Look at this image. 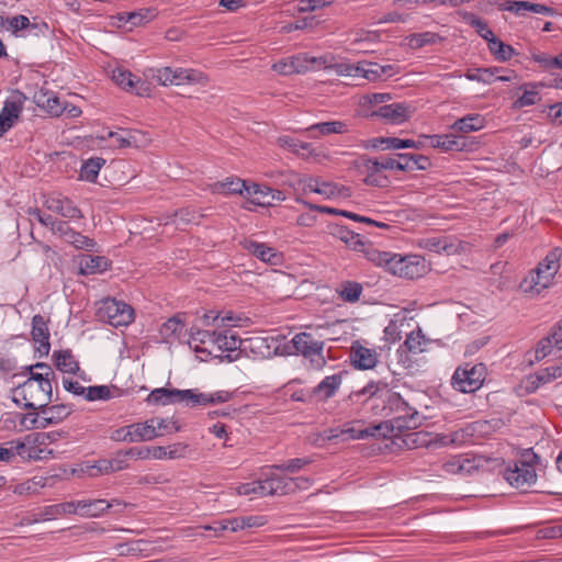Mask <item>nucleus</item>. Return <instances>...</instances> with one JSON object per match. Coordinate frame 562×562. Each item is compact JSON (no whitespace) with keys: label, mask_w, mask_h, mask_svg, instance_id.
Instances as JSON below:
<instances>
[{"label":"nucleus","mask_w":562,"mask_h":562,"mask_svg":"<svg viewBox=\"0 0 562 562\" xmlns=\"http://www.w3.org/2000/svg\"><path fill=\"white\" fill-rule=\"evenodd\" d=\"M193 395V389L177 390L159 387L153 390L146 398L149 405H170L175 403L186 402L191 406V397Z\"/></svg>","instance_id":"obj_11"},{"label":"nucleus","mask_w":562,"mask_h":562,"mask_svg":"<svg viewBox=\"0 0 562 562\" xmlns=\"http://www.w3.org/2000/svg\"><path fill=\"white\" fill-rule=\"evenodd\" d=\"M63 240L74 246L76 249L93 250L97 246L94 239L89 238L72 228Z\"/></svg>","instance_id":"obj_48"},{"label":"nucleus","mask_w":562,"mask_h":562,"mask_svg":"<svg viewBox=\"0 0 562 562\" xmlns=\"http://www.w3.org/2000/svg\"><path fill=\"white\" fill-rule=\"evenodd\" d=\"M246 181L240 178H226L224 181H217L212 186V191L222 194H244Z\"/></svg>","instance_id":"obj_38"},{"label":"nucleus","mask_w":562,"mask_h":562,"mask_svg":"<svg viewBox=\"0 0 562 562\" xmlns=\"http://www.w3.org/2000/svg\"><path fill=\"white\" fill-rule=\"evenodd\" d=\"M112 390L108 385H93L86 387L83 398L89 402L108 401L112 398Z\"/></svg>","instance_id":"obj_55"},{"label":"nucleus","mask_w":562,"mask_h":562,"mask_svg":"<svg viewBox=\"0 0 562 562\" xmlns=\"http://www.w3.org/2000/svg\"><path fill=\"white\" fill-rule=\"evenodd\" d=\"M291 63L295 74H304L317 68H327V56L314 57L308 54L301 53L291 56Z\"/></svg>","instance_id":"obj_25"},{"label":"nucleus","mask_w":562,"mask_h":562,"mask_svg":"<svg viewBox=\"0 0 562 562\" xmlns=\"http://www.w3.org/2000/svg\"><path fill=\"white\" fill-rule=\"evenodd\" d=\"M538 456L531 450H526L513 464H508L504 472V479L514 487L527 491L537 481L536 463Z\"/></svg>","instance_id":"obj_3"},{"label":"nucleus","mask_w":562,"mask_h":562,"mask_svg":"<svg viewBox=\"0 0 562 562\" xmlns=\"http://www.w3.org/2000/svg\"><path fill=\"white\" fill-rule=\"evenodd\" d=\"M531 59L536 61L539 67H541L544 71L552 72V69H562V54H559L554 57L546 53H532Z\"/></svg>","instance_id":"obj_49"},{"label":"nucleus","mask_w":562,"mask_h":562,"mask_svg":"<svg viewBox=\"0 0 562 562\" xmlns=\"http://www.w3.org/2000/svg\"><path fill=\"white\" fill-rule=\"evenodd\" d=\"M45 206L68 220H82L83 214L80 209L67 196L64 195H50L45 200Z\"/></svg>","instance_id":"obj_15"},{"label":"nucleus","mask_w":562,"mask_h":562,"mask_svg":"<svg viewBox=\"0 0 562 562\" xmlns=\"http://www.w3.org/2000/svg\"><path fill=\"white\" fill-rule=\"evenodd\" d=\"M562 250H551L519 283V289L531 297L538 296L543 290L554 283L561 268Z\"/></svg>","instance_id":"obj_2"},{"label":"nucleus","mask_w":562,"mask_h":562,"mask_svg":"<svg viewBox=\"0 0 562 562\" xmlns=\"http://www.w3.org/2000/svg\"><path fill=\"white\" fill-rule=\"evenodd\" d=\"M183 327L184 324L182 323L180 317L172 316L161 325L159 334L165 340L179 338L183 330Z\"/></svg>","instance_id":"obj_46"},{"label":"nucleus","mask_w":562,"mask_h":562,"mask_svg":"<svg viewBox=\"0 0 562 562\" xmlns=\"http://www.w3.org/2000/svg\"><path fill=\"white\" fill-rule=\"evenodd\" d=\"M75 512L74 501L49 505L42 510L41 520H50L64 515H75Z\"/></svg>","instance_id":"obj_42"},{"label":"nucleus","mask_w":562,"mask_h":562,"mask_svg":"<svg viewBox=\"0 0 562 562\" xmlns=\"http://www.w3.org/2000/svg\"><path fill=\"white\" fill-rule=\"evenodd\" d=\"M370 115L381 117L386 123L398 125L409 120L412 111L405 103L394 102L379 106Z\"/></svg>","instance_id":"obj_14"},{"label":"nucleus","mask_w":562,"mask_h":562,"mask_svg":"<svg viewBox=\"0 0 562 562\" xmlns=\"http://www.w3.org/2000/svg\"><path fill=\"white\" fill-rule=\"evenodd\" d=\"M467 22L486 42H490L495 36L494 32L490 29L487 23L477 15L469 14L467 18Z\"/></svg>","instance_id":"obj_56"},{"label":"nucleus","mask_w":562,"mask_h":562,"mask_svg":"<svg viewBox=\"0 0 562 562\" xmlns=\"http://www.w3.org/2000/svg\"><path fill=\"white\" fill-rule=\"evenodd\" d=\"M243 247L249 254L267 263L277 265L281 259V255L273 247H270L265 243L245 240L243 243Z\"/></svg>","instance_id":"obj_23"},{"label":"nucleus","mask_w":562,"mask_h":562,"mask_svg":"<svg viewBox=\"0 0 562 562\" xmlns=\"http://www.w3.org/2000/svg\"><path fill=\"white\" fill-rule=\"evenodd\" d=\"M495 70L492 68H477L465 74L467 79L483 83H492L495 79Z\"/></svg>","instance_id":"obj_60"},{"label":"nucleus","mask_w":562,"mask_h":562,"mask_svg":"<svg viewBox=\"0 0 562 562\" xmlns=\"http://www.w3.org/2000/svg\"><path fill=\"white\" fill-rule=\"evenodd\" d=\"M312 462H313V460L307 457L295 458V459L288 460L281 464H276V465H273V468L279 471H283V472L296 473L300 470H302L304 467L311 464Z\"/></svg>","instance_id":"obj_59"},{"label":"nucleus","mask_w":562,"mask_h":562,"mask_svg":"<svg viewBox=\"0 0 562 562\" xmlns=\"http://www.w3.org/2000/svg\"><path fill=\"white\" fill-rule=\"evenodd\" d=\"M285 488V479L278 475L257 481V495L259 496L284 494Z\"/></svg>","instance_id":"obj_33"},{"label":"nucleus","mask_w":562,"mask_h":562,"mask_svg":"<svg viewBox=\"0 0 562 562\" xmlns=\"http://www.w3.org/2000/svg\"><path fill=\"white\" fill-rule=\"evenodd\" d=\"M53 387L49 381L42 384L23 382L12 390V400L27 409H41L52 402Z\"/></svg>","instance_id":"obj_4"},{"label":"nucleus","mask_w":562,"mask_h":562,"mask_svg":"<svg viewBox=\"0 0 562 562\" xmlns=\"http://www.w3.org/2000/svg\"><path fill=\"white\" fill-rule=\"evenodd\" d=\"M317 194L324 195L327 199L336 196L347 198L350 196V189L345 186H339L333 182L322 181L317 189Z\"/></svg>","instance_id":"obj_50"},{"label":"nucleus","mask_w":562,"mask_h":562,"mask_svg":"<svg viewBox=\"0 0 562 562\" xmlns=\"http://www.w3.org/2000/svg\"><path fill=\"white\" fill-rule=\"evenodd\" d=\"M112 79L119 87L138 97H148L150 93L149 83L127 69L121 67L113 69Z\"/></svg>","instance_id":"obj_10"},{"label":"nucleus","mask_w":562,"mask_h":562,"mask_svg":"<svg viewBox=\"0 0 562 562\" xmlns=\"http://www.w3.org/2000/svg\"><path fill=\"white\" fill-rule=\"evenodd\" d=\"M71 407L65 404L45 406L41 408V425L38 427H46L52 424H58L67 418L71 413Z\"/></svg>","instance_id":"obj_31"},{"label":"nucleus","mask_w":562,"mask_h":562,"mask_svg":"<svg viewBox=\"0 0 562 562\" xmlns=\"http://www.w3.org/2000/svg\"><path fill=\"white\" fill-rule=\"evenodd\" d=\"M291 344L295 349L296 355H301L308 359L311 367L316 370H322L326 366V358L324 356V341L316 339L310 331H301L293 336Z\"/></svg>","instance_id":"obj_6"},{"label":"nucleus","mask_w":562,"mask_h":562,"mask_svg":"<svg viewBox=\"0 0 562 562\" xmlns=\"http://www.w3.org/2000/svg\"><path fill=\"white\" fill-rule=\"evenodd\" d=\"M243 317L235 315L233 312L220 313L218 330L222 328H231L241 326Z\"/></svg>","instance_id":"obj_62"},{"label":"nucleus","mask_w":562,"mask_h":562,"mask_svg":"<svg viewBox=\"0 0 562 562\" xmlns=\"http://www.w3.org/2000/svg\"><path fill=\"white\" fill-rule=\"evenodd\" d=\"M385 386L386 383L370 381L362 389L352 391L349 395V400L352 403H364Z\"/></svg>","instance_id":"obj_44"},{"label":"nucleus","mask_w":562,"mask_h":562,"mask_svg":"<svg viewBox=\"0 0 562 562\" xmlns=\"http://www.w3.org/2000/svg\"><path fill=\"white\" fill-rule=\"evenodd\" d=\"M79 273L82 276L99 274L109 270L111 260L105 256L81 255L78 258Z\"/></svg>","instance_id":"obj_21"},{"label":"nucleus","mask_w":562,"mask_h":562,"mask_svg":"<svg viewBox=\"0 0 562 562\" xmlns=\"http://www.w3.org/2000/svg\"><path fill=\"white\" fill-rule=\"evenodd\" d=\"M502 10L512 12L518 16L526 15L530 11L529 1H505L502 3Z\"/></svg>","instance_id":"obj_61"},{"label":"nucleus","mask_w":562,"mask_h":562,"mask_svg":"<svg viewBox=\"0 0 562 562\" xmlns=\"http://www.w3.org/2000/svg\"><path fill=\"white\" fill-rule=\"evenodd\" d=\"M386 406L393 417L376 426L381 429L383 437H395L404 430L415 429L422 425V415L396 392H392L386 397Z\"/></svg>","instance_id":"obj_1"},{"label":"nucleus","mask_w":562,"mask_h":562,"mask_svg":"<svg viewBox=\"0 0 562 562\" xmlns=\"http://www.w3.org/2000/svg\"><path fill=\"white\" fill-rule=\"evenodd\" d=\"M487 46L490 52L498 61L509 60L515 53L514 48L510 45L505 44L496 36H494L490 42H487Z\"/></svg>","instance_id":"obj_47"},{"label":"nucleus","mask_w":562,"mask_h":562,"mask_svg":"<svg viewBox=\"0 0 562 562\" xmlns=\"http://www.w3.org/2000/svg\"><path fill=\"white\" fill-rule=\"evenodd\" d=\"M363 291L361 283L357 281H344L337 289L338 296L347 303H356L359 301Z\"/></svg>","instance_id":"obj_41"},{"label":"nucleus","mask_w":562,"mask_h":562,"mask_svg":"<svg viewBox=\"0 0 562 562\" xmlns=\"http://www.w3.org/2000/svg\"><path fill=\"white\" fill-rule=\"evenodd\" d=\"M24 100L25 95L23 93L15 92L4 101L3 108L0 111V137L3 136L19 119L23 110Z\"/></svg>","instance_id":"obj_12"},{"label":"nucleus","mask_w":562,"mask_h":562,"mask_svg":"<svg viewBox=\"0 0 562 562\" xmlns=\"http://www.w3.org/2000/svg\"><path fill=\"white\" fill-rule=\"evenodd\" d=\"M76 512L75 515H79L81 517H100L108 509L113 506H125L124 503L119 499L106 501L102 498L98 499H79L74 501Z\"/></svg>","instance_id":"obj_13"},{"label":"nucleus","mask_w":562,"mask_h":562,"mask_svg":"<svg viewBox=\"0 0 562 562\" xmlns=\"http://www.w3.org/2000/svg\"><path fill=\"white\" fill-rule=\"evenodd\" d=\"M132 442L149 441L157 437L153 422L134 423L130 425Z\"/></svg>","instance_id":"obj_39"},{"label":"nucleus","mask_w":562,"mask_h":562,"mask_svg":"<svg viewBox=\"0 0 562 562\" xmlns=\"http://www.w3.org/2000/svg\"><path fill=\"white\" fill-rule=\"evenodd\" d=\"M278 144L280 147L302 156L311 155L314 151L312 144L301 142L291 136H280L278 138Z\"/></svg>","instance_id":"obj_43"},{"label":"nucleus","mask_w":562,"mask_h":562,"mask_svg":"<svg viewBox=\"0 0 562 562\" xmlns=\"http://www.w3.org/2000/svg\"><path fill=\"white\" fill-rule=\"evenodd\" d=\"M55 367L63 373L78 374L83 378L85 372L80 370L79 362L76 360L70 349L57 350L53 353Z\"/></svg>","instance_id":"obj_24"},{"label":"nucleus","mask_w":562,"mask_h":562,"mask_svg":"<svg viewBox=\"0 0 562 562\" xmlns=\"http://www.w3.org/2000/svg\"><path fill=\"white\" fill-rule=\"evenodd\" d=\"M442 469L449 474L467 475L476 470L477 464L474 459H470L467 456H454L442 464Z\"/></svg>","instance_id":"obj_28"},{"label":"nucleus","mask_w":562,"mask_h":562,"mask_svg":"<svg viewBox=\"0 0 562 562\" xmlns=\"http://www.w3.org/2000/svg\"><path fill=\"white\" fill-rule=\"evenodd\" d=\"M228 333L229 331L227 329L217 331L213 351L216 350L220 352H228L224 358L232 362L237 360L239 356L238 350L241 345V339L237 335H228Z\"/></svg>","instance_id":"obj_18"},{"label":"nucleus","mask_w":562,"mask_h":562,"mask_svg":"<svg viewBox=\"0 0 562 562\" xmlns=\"http://www.w3.org/2000/svg\"><path fill=\"white\" fill-rule=\"evenodd\" d=\"M426 345L427 339L420 328L409 333L404 341V346L412 353L423 352L425 350Z\"/></svg>","instance_id":"obj_51"},{"label":"nucleus","mask_w":562,"mask_h":562,"mask_svg":"<svg viewBox=\"0 0 562 562\" xmlns=\"http://www.w3.org/2000/svg\"><path fill=\"white\" fill-rule=\"evenodd\" d=\"M561 374V368L559 366H552L537 372L536 378L539 384H546L557 379Z\"/></svg>","instance_id":"obj_63"},{"label":"nucleus","mask_w":562,"mask_h":562,"mask_svg":"<svg viewBox=\"0 0 562 562\" xmlns=\"http://www.w3.org/2000/svg\"><path fill=\"white\" fill-rule=\"evenodd\" d=\"M201 215L191 209H181L172 214V223L177 224L178 227L188 224H199Z\"/></svg>","instance_id":"obj_58"},{"label":"nucleus","mask_w":562,"mask_h":562,"mask_svg":"<svg viewBox=\"0 0 562 562\" xmlns=\"http://www.w3.org/2000/svg\"><path fill=\"white\" fill-rule=\"evenodd\" d=\"M397 72L395 65H380L372 61L358 63V77L376 81L383 77H391Z\"/></svg>","instance_id":"obj_20"},{"label":"nucleus","mask_w":562,"mask_h":562,"mask_svg":"<svg viewBox=\"0 0 562 562\" xmlns=\"http://www.w3.org/2000/svg\"><path fill=\"white\" fill-rule=\"evenodd\" d=\"M217 331L216 329L210 330L192 327L190 329L189 345L195 352L210 356L213 352Z\"/></svg>","instance_id":"obj_17"},{"label":"nucleus","mask_w":562,"mask_h":562,"mask_svg":"<svg viewBox=\"0 0 562 562\" xmlns=\"http://www.w3.org/2000/svg\"><path fill=\"white\" fill-rule=\"evenodd\" d=\"M350 361L356 369L370 370L378 363V353L374 349L355 342L350 349Z\"/></svg>","instance_id":"obj_19"},{"label":"nucleus","mask_w":562,"mask_h":562,"mask_svg":"<svg viewBox=\"0 0 562 562\" xmlns=\"http://www.w3.org/2000/svg\"><path fill=\"white\" fill-rule=\"evenodd\" d=\"M188 448V445L184 443H175L167 447L156 446L153 447L151 456L156 460L179 459L187 454Z\"/></svg>","instance_id":"obj_36"},{"label":"nucleus","mask_w":562,"mask_h":562,"mask_svg":"<svg viewBox=\"0 0 562 562\" xmlns=\"http://www.w3.org/2000/svg\"><path fill=\"white\" fill-rule=\"evenodd\" d=\"M232 398L233 393L224 390L217 391L215 393H200L196 390H193L191 407L225 403Z\"/></svg>","instance_id":"obj_32"},{"label":"nucleus","mask_w":562,"mask_h":562,"mask_svg":"<svg viewBox=\"0 0 562 562\" xmlns=\"http://www.w3.org/2000/svg\"><path fill=\"white\" fill-rule=\"evenodd\" d=\"M486 374L487 370L484 363H465L456 369L451 378V385L461 393H473L481 389Z\"/></svg>","instance_id":"obj_5"},{"label":"nucleus","mask_w":562,"mask_h":562,"mask_svg":"<svg viewBox=\"0 0 562 562\" xmlns=\"http://www.w3.org/2000/svg\"><path fill=\"white\" fill-rule=\"evenodd\" d=\"M344 439H363L370 436H382L381 429H376V426L371 428L358 429L355 427H344L340 429Z\"/></svg>","instance_id":"obj_54"},{"label":"nucleus","mask_w":562,"mask_h":562,"mask_svg":"<svg viewBox=\"0 0 562 562\" xmlns=\"http://www.w3.org/2000/svg\"><path fill=\"white\" fill-rule=\"evenodd\" d=\"M5 24L8 25L7 29L15 36H18L21 31L37 27V24L31 23L29 18L22 14L7 18Z\"/></svg>","instance_id":"obj_53"},{"label":"nucleus","mask_w":562,"mask_h":562,"mask_svg":"<svg viewBox=\"0 0 562 562\" xmlns=\"http://www.w3.org/2000/svg\"><path fill=\"white\" fill-rule=\"evenodd\" d=\"M345 372L325 376L312 391V395L325 402L331 398L339 390Z\"/></svg>","instance_id":"obj_22"},{"label":"nucleus","mask_w":562,"mask_h":562,"mask_svg":"<svg viewBox=\"0 0 562 562\" xmlns=\"http://www.w3.org/2000/svg\"><path fill=\"white\" fill-rule=\"evenodd\" d=\"M156 78L161 86H180L186 83H204L205 76L191 68L164 67L157 70Z\"/></svg>","instance_id":"obj_8"},{"label":"nucleus","mask_w":562,"mask_h":562,"mask_svg":"<svg viewBox=\"0 0 562 562\" xmlns=\"http://www.w3.org/2000/svg\"><path fill=\"white\" fill-rule=\"evenodd\" d=\"M104 164L105 160L103 158L97 157L88 159L80 168L79 178L88 182H94Z\"/></svg>","instance_id":"obj_45"},{"label":"nucleus","mask_w":562,"mask_h":562,"mask_svg":"<svg viewBox=\"0 0 562 562\" xmlns=\"http://www.w3.org/2000/svg\"><path fill=\"white\" fill-rule=\"evenodd\" d=\"M99 316L114 327L127 326L134 318V310L123 301L106 299L101 303Z\"/></svg>","instance_id":"obj_7"},{"label":"nucleus","mask_w":562,"mask_h":562,"mask_svg":"<svg viewBox=\"0 0 562 562\" xmlns=\"http://www.w3.org/2000/svg\"><path fill=\"white\" fill-rule=\"evenodd\" d=\"M148 13V10L138 12H123L117 15V20L121 23L120 26L130 24L132 29L134 26L142 25L144 22H147L149 20Z\"/></svg>","instance_id":"obj_57"},{"label":"nucleus","mask_w":562,"mask_h":562,"mask_svg":"<svg viewBox=\"0 0 562 562\" xmlns=\"http://www.w3.org/2000/svg\"><path fill=\"white\" fill-rule=\"evenodd\" d=\"M10 446L11 451L13 452V458L16 456L22 459H38L37 452L40 451L36 447L33 446H26L21 440H12L7 443Z\"/></svg>","instance_id":"obj_52"},{"label":"nucleus","mask_w":562,"mask_h":562,"mask_svg":"<svg viewBox=\"0 0 562 562\" xmlns=\"http://www.w3.org/2000/svg\"><path fill=\"white\" fill-rule=\"evenodd\" d=\"M331 234L355 250H362L364 247V244L361 240L360 235L356 234L347 226L336 225L333 227Z\"/></svg>","instance_id":"obj_40"},{"label":"nucleus","mask_w":562,"mask_h":562,"mask_svg":"<svg viewBox=\"0 0 562 562\" xmlns=\"http://www.w3.org/2000/svg\"><path fill=\"white\" fill-rule=\"evenodd\" d=\"M366 254V258L378 267L384 268L387 272H391V268L394 261L395 254L391 251H382L374 247H368L362 249Z\"/></svg>","instance_id":"obj_37"},{"label":"nucleus","mask_w":562,"mask_h":562,"mask_svg":"<svg viewBox=\"0 0 562 562\" xmlns=\"http://www.w3.org/2000/svg\"><path fill=\"white\" fill-rule=\"evenodd\" d=\"M430 144L435 148L443 151H461L467 147V139L462 135L445 134L429 136Z\"/></svg>","instance_id":"obj_26"},{"label":"nucleus","mask_w":562,"mask_h":562,"mask_svg":"<svg viewBox=\"0 0 562 562\" xmlns=\"http://www.w3.org/2000/svg\"><path fill=\"white\" fill-rule=\"evenodd\" d=\"M484 126L485 117L479 113H472L454 121L450 128L453 132L468 134L481 131Z\"/></svg>","instance_id":"obj_30"},{"label":"nucleus","mask_w":562,"mask_h":562,"mask_svg":"<svg viewBox=\"0 0 562 562\" xmlns=\"http://www.w3.org/2000/svg\"><path fill=\"white\" fill-rule=\"evenodd\" d=\"M561 342H562V335L558 330H554L551 335L542 338L538 342L535 351L528 352L527 356L533 355L535 361H540L543 358H546L547 356H549L552 352L554 347H557L559 350L562 349V346H560ZM528 361L530 364L533 363V359H531V358H529Z\"/></svg>","instance_id":"obj_27"},{"label":"nucleus","mask_w":562,"mask_h":562,"mask_svg":"<svg viewBox=\"0 0 562 562\" xmlns=\"http://www.w3.org/2000/svg\"><path fill=\"white\" fill-rule=\"evenodd\" d=\"M32 339L36 344L35 351L40 357L47 356L50 350L49 330L45 318L36 314L32 318Z\"/></svg>","instance_id":"obj_16"},{"label":"nucleus","mask_w":562,"mask_h":562,"mask_svg":"<svg viewBox=\"0 0 562 562\" xmlns=\"http://www.w3.org/2000/svg\"><path fill=\"white\" fill-rule=\"evenodd\" d=\"M122 469V465L114 467V462L108 459H102L94 462L87 461L80 465V472L89 477H98Z\"/></svg>","instance_id":"obj_29"},{"label":"nucleus","mask_w":562,"mask_h":562,"mask_svg":"<svg viewBox=\"0 0 562 562\" xmlns=\"http://www.w3.org/2000/svg\"><path fill=\"white\" fill-rule=\"evenodd\" d=\"M35 98L37 105L46 110L50 115L59 116L66 110V106L61 104L60 99L53 92H44L41 90Z\"/></svg>","instance_id":"obj_34"},{"label":"nucleus","mask_w":562,"mask_h":562,"mask_svg":"<svg viewBox=\"0 0 562 562\" xmlns=\"http://www.w3.org/2000/svg\"><path fill=\"white\" fill-rule=\"evenodd\" d=\"M539 100L536 89L525 90L524 93L514 102L516 109L533 105Z\"/></svg>","instance_id":"obj_64"},{"label":"nucleus","mask_w":562,"mask_h":562,"mask_svg":"<svg viewBox=\"0 0 562 562\" xmlns=\"http://www.w3.org/2000/svg\"><path fill=\"white\" fill-rule=\"evenodd\" d=\"M425 260L417 255L401 256L395 254L391 272L406 279H417L426 273Z\"/></svg>","instance_id":"obj_9"},{"label":"nucleus","mask_w":562,"mask_h":562,"mask_svg":"<svg viewBox=\"0 0 562 562\" xmlns=\"http://www.w3.org/2000/svg\"><path fill=\"white\" fill-rule=\"evenodd\" d=\"M306 131L311 134L318 132L319 135L327 136L331 134H347L350 130L349 124L345 121H328L312 124Z\"/></svg>","instance_id":"obj_35"}]
</instances>
